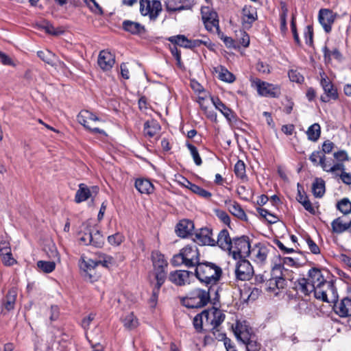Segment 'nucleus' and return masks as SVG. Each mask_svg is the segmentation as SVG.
<instances>
[{
    "instance_id": "1",
    "label": "nucleus",
    "mask_w": 351,
    "mask_h": 351,
    "mask_svg": "<svg viewBox=\"0 0 351 351\" xmlns=\"http://www.w3.org/2000/svg\"><path fill=\"white\" fill-rule=\"evenodd\" d=\"M296 289L306 295L313 292L315 298L328 303L335 302L338 298L333 283L326 280L322 271L316 268L308 271L307 278L298 280Z\"/></svg>"
},
{
    "instance_id": "2",
    "label": "nucleus",
    "mask_w": 351,
    "mask_h": 351,
    "mask_svg": "<svg viewBox=\"0 0 351 351\" xmlns=\"http://www.w3.org/2000/svg\"><path fill=\"white\" fill-rule=\"evenodd\" d=\"M225 319V314L216 308L204 310L193 319V326L197 331H211L214 336L219 332L217 328Z\"/></svg>"
},
{
    "instance_id": "3",
    "label": "nucleus",
    "mask_w": 351,
    "mask_h": 351,
    "mask_svg": "<svg viewBox=\"0 0 351 351\" xmlns=\"http://www.w3.org/2000/svg\"><path fill=\"white\" fill-rule=\"evenodd\" d=\"M195 275L202 283L213 285L220 280L222 276V269L215 263L205 261L197 264Z\"/></svg>"
},
{
    "instance_id": "4",
    "label": "nucleus",
    "mask_w": 351,
    "mask_h": 351,
    "mask_svg": "<svg viewBox=\"0 0 351 351\" xmlns=\"http://www.w3.org/2000/svg\"><path fill=\"white\" fill-rule=\"evenodd\" d=\"M173 266L185 265L187 267H197L199 263V252L195 244L187 245L180 252L175 254L171 260Z\"/></svg>"
},
{
    "instance_id": "5",
    "label": "nucleus",
    "mask_w": 351,
    "mask_h": 351,
    "mask_svg": "<svg viewBox=\"0 0 351 351\" xmlns=\"http://www.w3.org/2000/svg\"><path fill=\"white\" fill-rule=\"evenodd\" d=\"M210 300L208 291L196 289L189 293L184 304L187 308H202L206 306Z\"/></svg>"
},
{
    "instance_id": "6",
    "label": "nucleus",
    "mask_w": 351,
    "mask_h": 351,
    "mask_svg": "<svg viewBox=\"0 0 351 351\" xmlns=\"http://www.w3.org/2000/svg\"><path fill=\"white\" fill-rule=\"evenodd\" d=\"M250 244L247 237H241L233 239L231 249L229 253L234 259L245 258L249 256L250 253Z\"/></svg>"
},
{
    "instance_id": "7",
    "label": "nucleus",
    "mask_w": 351,
    "mask_h": 351,
    "mask_svg": "<svg viewBox=\"0 0 351 351\" xmlns=\"http://www.w3.org/2000/svg\"><path fill=\"white\" fill-rule=\"evenodd\" d=\"M152 259L154 267L155 278L158 281V287H161L167 277L166 268L168 265L167 261L165 260L164 255L157 251L152 252Z\"/></svg>"
},
{
    "instance_id": "8",
    "label": "nucleus",
    "mask_w": 351,
    "mask_h": 351,
    "mask_svg": "<svg viewBox=\"0 0 351 351\" xmlns=\"http://www.w3.org/2000/svg\"><path fill=\"white\" fill-rule=\"evenodd\" d=\"M77 121L93 133L106 134L104 130L96 126L101 120L88 110H82L77 115Z\"/></svg>"
},
{
    "instance_id": "9",
    "label": "nucleus",
    "mask_w": 351,
    "mask_h": 351,
    "mask_svg": "<svg viewBox=\"0 0 351 351\" xmlns=\"http://www.w3.org/2000/svg\"><path fill=\"white\" fill-rule=\"evenodd\" d=\"M162 10L159 0L140 1V12L143 16H147L151 21H156Z\"/></svg>"
},
{
    "instance_id": "10",
    "label": "nucleus",
    "mask_w": 351,
    "mask_h": 351,
    "mask_svg": "<svg viewBox=\"0 0 351 351\" xmlns=\"http://www.w3.org/2000/svg\"><path fill=\"white\" fill-rule=\"evenodd\" d=\"M252 86L261 96L277 97L280 95V88L278 86L261 81L258 78L252 80Z\"/></svg>"
},
{
    "instance_id": "11",
    "label": "nucleus",
    "mask_w": 351,
    "mask_h": 351,
    "mask_svg": "<svg viewBox=\"0 0 351 351\" xmlns=\"http://www.w3.org/2000/svg\"><path fill=\"white\" fill-rule=\"evenodd\" d=\"M283 267L281 265H276L272 269V277L267 281L268 289L275 291L276 289H283L285 285V280L282 273Z\"/></svg>"
},
{
    "instance_id": "12",
    "label": "nucleus",
    "mask_w": 351,
    "mask_h": 351,
    "mask_svg": "<svg viewBox=\"0 0 351 351\" xmlns=\"http://www.w3.org/2000/svg\"><path fill=\"white\" fill-rule=\"evenodd\" d=\"M240 259L235 269L236 278L242 281L249 280L254 274L253 267L248 261L245 258Z\"/></svg>"
},
{
    "instance_id": "13",
    "label": "nucleus",
    "mask_w": 351,
    "mask_h": 351,
    "mask_svg": "<svg viewBox=\"0 0 351 351\" xmlns=\"http://www.w3.org/2000/svg\"><path fill=\"white\" fill-rule=\"evenodd\" d=\"M232 328L237 339L241 342L249 340L251 337L254 335L252 328L246 321H237Z\"/></svg>"
},
{
    "instance_id": "14",
    "label": "nucleus",
    "mask_w": 351,
    "mask_h": 351,
    "mask_svg": "<svg viewBox=\"0 0 351 351\" xmlns=\"http://www.w3.org/2000/svg\"><path fill=\"white\" fill-rule=\"evenodd\" d=\"M201 13L205 27L210 32H218L219 27V21L216 19V12H210L208 7H202Z\"/></svg>"
},
{
    "instance_id": "15",
    "label": "nucleus",
    "mask_w": 351,
    "mask_h": 351,
    "mask_svg": "<svg viewBox=\"0 0 351 351\" xmlns=\"http://www.w3.org/2000/svg\"><path fill=\"white\" fill-rule=\"evenodd\" d=\"M195 0H165V8L169 12H180L191 10L195 4Z\"/></svg>"
},
{
    "instance_id": "16",
    "label": "nucleus",
    "mask_w": 351,
    "mask_h": 351,
    "mask_svg": "<svg viewBox=\"0 0 351 351\" xmlns=\"http://www.w3.org/2000/svg\"><path fill=\"white\" fill-rule=\"evenodd\" d=\"M268 254V248L261 243H258L251 248L249 256L253 261L263 265L267 262Z\"/></svg>"
},
{
    "instance_id": "17",
    "label": "nucleus",
    "mask_w": 351,
    "mask_h": 351,
    "mask_svg": "<svg viewBox=\"0 0 351 351\" xmlns=\"http://www.w3.org/2000/svg\"><path fill=\"white\" fill-rule=\"evenodd\" d=\"M337 14L329 9H321L319 11L318 20L326 33L332 29V25L334 23Z\"/></svg>"
},
{
    "instance_id": "18",
    "label": "nucleus",
    "mask_w": 351,
    "mask_h": 351,
    "mask_svg": "<svg viewBox=\"0 0 351 351\" xmlns=\"http://www.w3.org/2000/svg\"><path fill=\"white\" fill-rule=\"evenodd\" d=\"M193 272L186 270H176L169 275V280L176 285L184 286L190 284Z\"/></svg>"
},
{
    "instance_id": "19",
    "label": "nucleus",
    "mask_w": 351,
    "mask_h": 351,
    "mask_svg": "<svg viewBox=\"0 0 351 351\" xmlns=\"http://www.w3.org/2000/svg\"><path fill=\"white\" fill-rule=\"evenodd\" d=\"M99 192V188L97 186H93L89 188L84 183L79 184V189L75 196V201L77 203H81L87 200L90 197H93Z\"/></svg>"
},
{
    "instance_id": "20",
    "label": "nucleus",
    "mask_w": 351,
    "mask_h": 351,
    "mask_svg": "<svg viewBox=\"0 0 351 351\" xmlns=\"http://www.w3.org/2000/svg\"><path fill=\"white\" fill-rule=\"evenodd\" d=\"M213 232L209 228H201L195 234L194 241L202 245H212L216 244L215 240L212 237Z\"/></svg>"
},
{
    "instance_id": "21",
    "label": "nucleus",
    "mask_w": 351,
    "mask_h": 351,
    "mask_svg": "<svg viewBox=\"0 0 351 351\" xmlns=\"http://www.w3.org/2000/svg\"><path fill=\"white\" fill-rule=\"evenodd\" d=\"M115 62L114 56L110 52L103 50L100 51L97 63L99 66L104 71L110 70Z\"/></svg>"
},
{
    "instance_id": "22",
    "label": "nucleus",
    "mask_w": 351,
    "mask_h": 351,
    "mask_svg": "<svg viewBox=\"0 0 351 351\" xmlns=\"http://www.w3.org/2000/svg\"><path fill=\"white\" fill-rule=\"evenodd\" d=\"M224 204L228 211L232 215L241 220L247 221V215L239 203L230 199H227L224 201Z\"/></svg>"
},
{
    "instance_id": "23",
    "label": "nucleus",
    "mask_w": 351,
    "mask_h": 351,
    "mask_svg": "<svg viewBox=\"0 0 351 351\" xmlns=\"http://www.w3.org/2000/svg\"><path fill=\"white\" fill-rule=\"evenodd\" d=\"M242 23L245 28L251 27L257 19L256 9L252 6H245L242 10Z\"/></svg>"
},
{
    "instance_id": "24",
    "label": "nucleus",
    "mask_w": 351,
    "mask_h": 351,
    "mask_svg": "<svg viewBox=\"0 0 351 351\" xmlns=\"http://www.w3.org/2000/svg\"><path fill=\"white\" fill-rule=\"evenodd\" d=\"M335 312L341 317L351 316V299L345 298L334 306Z\"/></svg>"
},
{
    "instance_id": "25",
    "label": "nucleus",
    "mask_w": 351,
    "mask_h": 351,
    "mask_svg": "<svg viewBox=\"0 0 351 351\" xmlns=\"http://www.w3.org/2000/svg\"><path fill=\"white\" fill-rule=\"evenodd\" d=\"M194 229L193 221L189 219L181 220L176 226V232L180 237L185 238L191 234Z\"/></svg>"
},
{
    "instance_id": "26",
    "label": "nucleus",
    "mask_w": 351,
    "mask_h": 351,
    "mask_svg": "<svg viewBox=\"0 0 351 351\" xmlns=\"http://www.w3.org/2000/svg\"><path fill=\"white\" fill-rule=\"evenodd\" d=\"M216 243L222 250L229 251L231 249L233 239H231L228 231L226 229H223L218 234Z\"/></svg>"
},
{
    "instance_id": "27",
    "label": "nucleus",
    "mask_w": 351,
    "mask_h": 351,
    "mask_svg": "<svg viewBox=\"0 0 351 351\" xmlns=\"http://www.w3.org/2000/svg\"><path fill=\"white\" fill-rule=\"evenodd\" d=\"M123 29L132 34L140 35L145 32V27L141 23L132 21L126 20L122 23Z\"/></svg>"
},
{
    "instance_id": "28",
    "label": "nucleus",
    "mask_w": 351,
    "mask_h": 351,
    "mask_svg": "<svg viewBox=\"0 0 351 351\" xmlns=\"http://www.w3.org/2000/svg\"><path fill=\"white\" fill-rule=\"evenodd\" d=\"M160 130V126L156 120H148L144 123L143 132L145 136L154 137L159 132Z\"/></svg>"
},
{
    "instance_id": "29",
    "label": "nucleus",
    "mask_w": 351,
    "mask_h": 351,
    "mask_svg": "<svg viewBox=\"0 0 351 351\" xmlns=\"http://www.w3.org/2000/svg\"><path fill=\"white\" fill-rule=\"evenodd\" d=\"M319 166L322 167L323 171L328 173H332L335 175H337L338 171H343L344 170V165L342 163H335L333 165H332L329 161L326 160V157H324V159L321 161V162H319Z\"/></svg>"
},
{
    "instance_id": "30",
    "label": "nucleus",
    "mask_w": 351,
    "mask_h": 351,
    "mask_svg": "<svg viewBox=\"0 0 351 351\" xmlns=\"http://www.w3.org/2000/svg\"><path fill=\"white\" fill-rule=\"evenodd\" d=\"M135 187L142 194H150L154 191L152 183L147 179H137Z\"/></svg>"
},
{
    "instance_id": "31",
    "label": "nucleus",
    "mask_w": 351,
    "mask_h": 351,
    "mask_svg": "<svg viewBox=\"0 0 351 351\" xmlns=\"http://www.w3.org/2000/svg\"><path fill=\"white\" fill-rule=\"evenodd\" d=\"M350 223L345 221L343 218L338 217L334 219L331 223L332 232L341 234L346 231L350 227Z\"/></svg>"
},
{
    "instance_id": "32",
    "label": "nucleus",
    "mask_w": 351,
    "mask_h": 351,
    "mask_svg": "<svg viewBox=\"0 0 351 351\" xmlns=\"http://www.w3.org/2000/svg\"><path fill=\"white\" fill-rule=\"evenodd\" d=\"M312 192L315 197H322L325 193V182L322 178H316L312 184Z\"/></svg>"
},
{
    "instance_id": "33",
    "label": "nucleus",
    "mask_w": 351,
    "mask_h": 351,
    "mask_svg": "<svg viewBox=\"0 0 351 351\" xmlns=\"http://www.w3.org/2000/svg\"><path fill=\"white\" fill-rule=\"evenodd\" d=\"M215 72L218 73V78L228 83H232L235 80L234 75L223 66L215 68Z\"/></svg>"
},
{
    "instance_id": "34",
    "label": "nucleus",
    "mask_w": 351,
    "mask_h": 351,
    "mask_svg": "<svg viewBox=\"0 0 351 351\" xmlns=\"http://www.w3.org/2000/svg\"><path fill=\"white\" fill-rule=\"evenodd\" d=\"M37 55L43 61L47 64L52 66H56L58 65V64H56L57 58L56 55L51 51L49 50L38 51L37 52Z\"/></svg>"
},
{
    "instance_id": "35",
    "label": "nucleus",
    "mask_w": 351,
    "mask_h": 351,
    "mask_svg": "<svg viewBox=\"0 0 351 351\" xmlns=\"http://www.w3.org/2000/svg\"><path fill=\"white\" fill-rule=\"evenodd\" d=\"M324 91V95L321 97L323 102H328L330 99H337L338 94L337 89L332 85H325L322 87Z\"/></svg>"
},
{
    "instance_id": "36",
    "label": "nucleus",
    "mask_w": 351,
    "mask_h": 351,
    "mask_svg": "<svg viewBox=\"0 0 351 351\" xmlns=\"http://www.w3.org/2000/svg\"><path fill=\"white\" fill-rule=\"evenodd\" d=\"M124 326L128 330H132L136 328L138 325L137 318L132 313H128L121 319Z\"/></svg>"
},
{
    "instance_id": "37",
    "label": "nucleus",
    "mask_w": 351,
    "mask_h": 351,
    "mask_svg": "<svg viewBox=\"0 0 351 351\" xmlns=\"http://www.w3.org/2000/svg\"><path fill=\"white\" fill-rule=\"evenodd\" d=\"M308 140L311 141H317L321 134V128L318 123L311 125L306 131Z\"/></svg>"
},
{
    "instance_id": "38",
    "label": "nucleus",
    "mask_w": 351,
    "mask_h": 351,
    "mask_svg": "<svg viewBox=\"0 0 351 351\" xmlns=\"http://www.w3.org/2000/svg\"><path fill=\"white\" fill-rule=\"evenodd\" d=\"M98 265V262L96 260H93L91 258H88L85 256H82L80 261V267L81 269L84 270L86 272L91 271L96 266Z\"/></svg>"
},
{
    "instance_id": "39",
    "label": "nucleus",
    "mask_w": 351,
    "mask_h": 351,
    "mask_svg": "<svg viewBox=\"0 0 351 351\" xmlns=\"http://www.w3.org/2000/svg\"><path fill=\"white\" fill-rule=\"evenodd\" d=\"M17 293L14 289L10 290L6 295L4 306L8 311L14 309Z\"/></svg>"
},
{
    "instance_id": "40",
    "label": "nucleus",
    "mask_w": 351,
    "mask_h": 351,
    "mask_svg": "<svg viewBox=\"0 0 351 351\" xmlns=\"http://www.w3.org/2000/svg\"><path fill=\"white\" fill-rule=\"evenodd\" d=\"M213 103L215 108L219 110L228 120L231 121L233 115L230 109L227 108L219 99L215 100L213 99Z\"/></svg>"
},
{
    "instance_id": "41",
    "label": "nucleus",
    "mask_w": 351,
    "mask_h": 351,
    "mask_svg": "<svg viewBox=\"0 0 351 351\" xmlns=\"http://www.w3.org/2000/svg\"><path fill=\"white\" fill-rule=\"evenodd\" d=\"M84 230L80 232V241L84 243L85 245L91 244L92 238V230L93 229V226H89L88 224H84Z\"/></svg>"
},
{
    "instance_id": "42",
    "label": "nucleus",
    "mask_w": 351,
    "mask_h": 351,
    "mask_svg": "<svg viewBox=\"0 0 351 351\" xmlns=\"http://www.w3.org/2000/svg\"><path fill=\"white\" fill-rule=\"evenodd\" d=\"M38 268L44 273H51L56 268V263L54 261H39L37 262Z\"/></svg>"
},
{
    "instance_id": "43",
    "label": "nucleus",
    "mask_w": 351,
    "mask_h": 351,
    "mask_svg": "<svg viewBox=\"0 0 351 351\" xmlns=\"http://www.w3.org/2000/svg\"><path fill=\"white\" fill-rule=\"evenodd\" d=\"M92 241L91 244L95 247H101L104 243V237L102 234L100 233L99 230L93 226V229L92 230Z\"/></svg>"
},
{
    "instance_id": "44",
    "label": "nucleus",
    "mask_w": 351,
    "mask_h": 351,
    "mask_svg": "<svg viewBox=\"0 0 351 351\" xmlns=\"http://www.w3.org/2000/svg\"><path fill=\"white\" fill-rule=\"evenodd\" d=\"M169 41L174 43L176 45H178L185 48H189L190 40L186 38L183 35H178L177 36H173L169 38Z\"/></svg>"
},
{
    "instance_id": "45",
    "label": "nucleus",
    "mask_w": 351,
    "mask_h": 351,
    "mask_svg": "<svg viewBox=\"0 0 351 351\" xmlns=\"http://www.w3.org/2000/svg\"><path fill=\"white\" fill-rule=\"evenodd\" d=\"M259 215L265 218L269 223H275L278 221V217L269 212L267 210L262 208H258L257 209Z\"/></svg>"
},
{
    "instance_id": "46",
    "label": "nucleus",
    "mask_w": 351,
    "mask_h": 351,
    "mask_svg": "<svg viewBox=\"0 0 351 351\" xmlns=\"http://www.w3.org/2000/svg\"><path fill=\"white\" fill-rule=\"evenodd\" d=\"M0 253L4 265L10 266L16 263L15 259L12 257L11 250H4Z\"/></svg>"
},
{
    "instance_id": "47",
    "label": "nucleus",
    "mask_w": 351,
    "mask_h": 351,
    "mask_svg": "<svg viewBox=\"0 0 351 351\" xmlns=\"http://www.w3.org/2000/svg\"><path fill=\"white\" fill-rule=\"evenodd\" d=\"M246 346L247 351H258L260 349V344L257 342L256 335H253L246 341H243Z\"/></svg>"
},
{
    "instance_id": "48",
    "label": "nucleus",
    "mask_w": 351,
    "mask_h": 351,
    "mask_svg": "<svg viewBox=\"0 0 351 351\" xmlns=\"http://www.w3.org/2000/svg\"><path fill=\"white\" fill-rule=\"evenodd\" d=\"M215 338L219 340L223 341V344L226 349V351H237L234 344L229 338L226 337L224 334L219 333L217 334V336L215 337Z\"/></svg>"
},
{
    "instance_id": "49",
    "label": "nucleus",
    "mask_w": 351,
    "mask_h": 351,
    "mask_svg": "<svg viewBox=\"0 0 351 351\" xmlns=\"http://www.w3.org/2000/svg\"><path fill=\"white\" fill-rule=\"evenodd\" d=\"M337 208L343 214H348L351 212V202L347 198L341 199L337 204Z\"/></svg>"
},
{
    "instance_id": "50",
    "label": "nucleus",
    "mask_w": 351,
    "mask_h": 351,
    "mask_svg": "<svg viewBox=\"0 0 351 351\" xmlns=\"http://www.w3.org/2000/svg\"><path fill=\"white\" fill-rule=\"evenodd\" d=\"M186 147L189 149L190 153L193 158L195 163L197 166L201 165L202 163V161L201 157L198 153L197 148L191 143H186Z\"/></svg>"
},
{
    "instance_id": "51",
    "label": "nucleus",
    "mask_w": 351,
    "mask_h": 351,
    "mask_svg": "<svg viewBox=\"0 0 351 351\" xmlns=\"http://www.w3.org/2000/svg\"><path fill=\"white\" fill-rule=\"evenodd\" d=\"M234 173L236 176L241 179L245 177V165L243 161L239 160L235 164Z\"/></svg>"
},
{
    "instance_id": "52",
    "label": "nucleus",
    "mask_w": 351,
    "mask_h": 351,
    "mask_svg": "<svg viewBox=\"0 0 351 351\" xmlns=\"http://www.w3.org/2000/svg\"><path fill=\"white\" fill-rule=\"evenodd\" d=\"M191 186L192 187L191 191L202 197L205 199H210L212 196V194L209 191L199 187L196 184L191 185Z\"/></svg>"
},
{
    "instance_id": "53",
    "label": "nucleus",
    "mask_w": 351,
    "mask_h": 351,
    "mask_svg": "<svg viewBox=\"0 0 351 351\" xmlns=\"http://www.w3.org/2000/svg\"><path fill=\"white\" fill-rule=\"evenodd\" d=\"M287 8L285 5L282 6V12L280 16V30L282 33H285L287 30Z\"/></svg>"
},
{
    "instance_id": "54",
    "label": "nucleus",
    "mask_w": 351,
    "mask_h": 351,
    "mask_svg": "<svg viewBox=\"0 0 351 351\" xmlns=\"http://www.w3.org/2000/svg\"><path fill=\"white\" fill-rule=\"evenodd\" d=\"M325 156H326L324 154H323L322 152L315 151L311 154L309 160L313 163L314 165L318 166L319 165V162H321V161L324 159Z\"/></svg>"
},
{
    "instance_id": "55",
    "label": "nucleus",
    "mask_w": 351,
    "mask_h": 351,
    "mask_svg": "<svg viewBox=\"0 0 351 351\" xmlns=\"http://www.w3.org/2000/svg\"><path fill=\"white\" fill-rule=\"evenodd\" d=\"M124 240V237L120 233H116L108 237V241L112 245H119Z\"/></svg>"
},
{
    "instance_id": "56",
    "label": "nucleus",
    "mask_w": 351,
    "mask_h": 351,
    "mask_svg": "<svg viewBox=\"0 0 351 351\" xmlns=\"http://www.w3.org/2000/svg\"><path fill=\"white\" fill-rule=\"evenodd\" d=\"M304 36L305 38L306 43L308 45H311L313 42V29L312 25H307L306 27L304 32Z\"/></svg>"
},
{
    "instance_id": "57",
    "label": "nucleus",
    "mask_w": 351,
    "mask_h": 351,
    "mask_svg": "<svg viewBox=\"0 0 351 351\" xmlns=\"http://www.w3.org/2000/svg\"><path fill=\"white\" fill-rule=\"evenodd\" d=\"M89 8L95 13L102 14V9L95 0H84Z\"/></svg>"
},
{
    "instance_id": "58",
    "label": "nucleus",
    "mask_w": 351,
    "mask_h": 351,
    "mask_svg": "<svg viewBox=\"0 0 351 351\" xmlns=\"http://www.w3.org/2000/svg\"><path fill=\"white\" fill-rule=\"evenodd\" d=\"M217 217L225 224L229 226L230 223V218L229 215L223 210H215Z\"/></svg>"
},
{
    "instance_id": "59",
    "label": "nucleus",
    "mask_w": 351,
    "mask_h": 351,
    "mask_svg": "<svg viewBox=\"0 0 351 351\" xmlns=\"http://www.w3.org/2000/svg\"><path fill=\"white\" fill-rule=\"evenodd\" d=\"M289 77L292 82H295L297 83H301L304 80L303 76L297 71L291 70L289 72Z\"/></svg>"
},
{
    "instance_id": "60",
    "label": "nucleus",
    "mask_w": 351,
    "mask_h": 351,
    "mask_svg": "<svg viewBox=\"0 0 351 351\" xmlns=\"http://www.w3.org/2000/svg\"><path fill=\"white\" fill-rule=\"evenodd\" d=\"M306 243L313 254H318L320 252L318 245L308 237L306 239Z\"/></svg>"
},
{
    "instance_id": "61",
    "label": "nucleus",
    "mask_w": 351,
    "mask_h": 351,
    "mask_svg": "<svg viewBox=\"0 0 351 351\" xmlns=\"http://www.w3.org/2000/svg\"><path fill=\"white\" fill-rule=\"evenodd\" d=\"M160 288V287H158V281H156L155 287L153 289L152 295L151 296L149 300L150 306L152 307H154L156 304Z\"/></svg>"
},
{
    "instance_id": "62",
    "label": "nucleus",
    "mask_w": 351,
    "mask_h": 351,
    "mask_svg": "<svg viewBox=\"0 0 351 351\" xmlns=\"http://www.w3.org/2000/svg\"><path fill=\"white\" fill-rule=\"evenodd\" d=\"M44 28L47 33L51 35L58 36L63 33L62 30L55 29V27L49 23H46V25L44 26Z\"/></svg>"
},
{
    "instance_id": "63",
    "label": "nucleus",
    "mask_w": 351,
    "mask_h": 351,
    "mask_svg": "<svg viewBox=\"0 0 351 351\" xmlns=\"http://www.w3.org/2000/svg\"><path fill=\"white\" fill-rule=\"evenodd\" d=\"M335 147V144L328 140V141H326L324 142L323 145H322V153L324 154V155L326 154H330L332 152V149H334Z\"/></svg>"
},
{
    "instance_id": "64",
    "label": "nucleus",
    "mask_w": 351,
    "mask_h": 351,
    "mask_svg": "<svg viewBox=\"0 0 351 351\" xmlns=\"http://www.w3.org/2000/svg\"><path fill=\"white\" fill-rule=\"evenodd\" d=\"M341 173L340 175L337 173V176H339L342 180V182L347 184V185H351V173H346L344 171V170L341 171Z\"/></svg>"
}]
</instances>
